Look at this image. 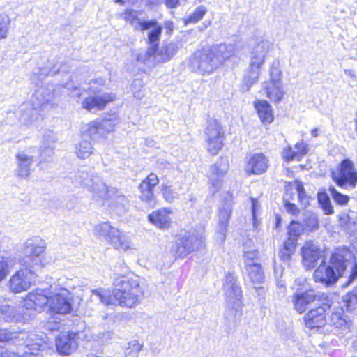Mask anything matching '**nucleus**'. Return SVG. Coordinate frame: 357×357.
<instances>
[{"instance_id": "nucleus-6", "label": "nucleus", "mask_w": 357, "mask_h": 357, "mask_svg": "<svg viewBox=\"0 0 357 357\" xmlns=\"http://www.w3.org/2000/svg\"><path fill=\"white\" fill-rule=\"evenodd\" d=\"M204 243L202 234L184 232L176 236L171 247V252L176 257H187L195 250L201 248Z\"/></svg>"}, {"instance_id": "nucleus-44", "label": "nucleus", "mask_w": 357, "mask_h": 357, "mask_svg": "<svg viewBox=\"0 0 357 357\" xmlns=\"http://www.w3.org/2000/svg\"><path fill=\"white\" fill-rule=\"evenodd\" d=\"M143 345L141 344L137 340H132L125 348L124 356L125 357H138L139 351L142 350Z\"/></svg>"}, {"instance_id": "nucleus-59", "label": "nucleus", "mask_w": 357, "mask_h": 357, "mask_svg": "<svg viewBox=\"0 0 357 357\" xmlns=\"http://www.w3.org/2000/svg\"><path fill=\"white\" fill-rule=\"evenodd\" d=\"M284 207L287 211L293 215H296L299 213V210L296 205L294 203H291L287 199H284Z\"/></svg>"}, {"instance_id": "nucleus-60", "label": "nucleus", "mask_w": 357, "mask_h": 357, "mask_svg": "<svg viewBox=\"0 0 357 357\" xmlns=\"http://www.w3.org/2000/svg\"><path fill=\"white\" fill-rule=\"evenodd\" d=\"M275 278H277V285L278 287H284L285 284H284V282L282 281V280H279V278L282 276V270L281 268H278L276 267H275Z\"/></svg>"}, {"instance_id": "nucleus-33", "label": "nucleus", "mask_w": 357, "mask_h": 357, "mask_svg": "<svg viewBox=\"0 0 357 357\" xmlns=\"http://www.w3.org/2000/svg\"><path fill=\"white\" fill-rule=\"evenodd\" d=\"M178 49V45L174 43L163 45L159 50L155 49L154 59L157 63L167 62L176 54Z\"/></svg>"}, {"instance_id": "nucleus-58", "label": "nucleus", "mask_w": 357, "mask_h": 357, "mask_svg": "<svg viewBox=\"0 0 357 357\" xmlns=\"http://www.w3.org/2000/svg\"><path fill=\"white\" fill-rule=\"evenodd\" d=\"M54 147L40 146V157L43 160H47L54 155Z\"/></svg>"}, {"instance_id": "nucleus-21", "label": "nucleus", "mask_w": 357, "mask_h": 357, "mask_svg": "<svg viewBox=\"0 0 357 357\" xmlns=\"http://www.w3.org/2000/svg\"><path fill=\"white\" fill-rule=\"evenodd\" d=\"M231 206L232 196L230 194H227L225 200L221 204L218 214V233L220 235V238L222 240L225 239L227 230L228 221L231 213Z\"/></svg>"}, {"instance_id": "nucleus-24", "label": "nucleus", "mask_w": 357, "mask_h": 357, "mask_svg": "<svg viewBox=\"0 0 357 357\" xmlns=\"http://www.w3.org/2000/svg\"><path fill=\"white\" fill-rule=\"evenodd\" d=\"M159 183L156 174L151 173L140 184V198L149 204H154L153 189Z\"/></svg>"}, {"instance_id": "nucleus-38", "label": "nucleus", "mask_w": 357, "mask_h": 357, "mask_svg": "<svg viewBox=\"0 0 357 357\" xmlns=\"http://www.w3.org/2000/svg\"><path fill=\"white\" fill-rule=\"evenodd\" d=\"M297 240L288 236V239L284 243L283 248L280 253L282 260L288 261L290 259L296 249Z\"/></svg>"}, {"instance_id": "nucleus-56", "label": "nucleus", "mask_w": 357, "mask_h": 357, "mask_svg": "<svg viewBox=\"0 0 357 357\" xmlns=\"http://www.w3.org/2000/svg\"><path fill=\"white\" fill-rule=\"evenodd\" d=\"M82 96H84L82 107L86 110H89V100L88 98V92L86 91H82L81 89H76L73 93V97L80 98Z\"/></svg>"}, {"instance_id": "nucleus-31", "label": "nucleus", "mask_w": 357, "mask_h": 357, "mask_svg": "<svg viewBox=\"0 0 357 357\" xmlns=\"http://www.w3.org/2000/svg\"><path fill=\"white\" fill-rule=\"evenodd\" d=\"M261 73V68H254V66L249 64L243 77L241 91H248L253 84L258 82Z\"/></svg>"}, {"instance_id": "nucleus-27", "label": "nucleus", "mask_w": 357, "mask_h": 357, "mask_svg": "<svg viewBox=\"0 0 357 357\" xmlns=\"http://www.w3.org/2000/svg\"><path fill=\"white\" fill-rule=\"evenodd\" d=\"M268 167V160L263 153H255L249 159L247 165L248 174H260Z\"/></svg>"}, {"instance_id": "nucleus-50", "label": "nucleus", "mask_w": 357, "mask_h": 357, "mask_svg": "<svg viewBox=\"0 0 357 357\" xmlns=\"http://www.w3.org/2000/svg\"><path fill=\"white\" fill-rule=\"evenodd\" d=\"M340 225L347 231H349L355 224V222L347 213H342L338 215Z\"/></svg>"}, {"instance_id": "nucleus-52", "label": "nucleus", "mask_w": 357, "mask_h": 357, "mask_svg": "<svg viewBox=\"0 0 357 357\" xmlns=\"http://www.w3.org/2000/svg\"><path fill=\"white\" fill-rule=\"evenodd\" d=\"M56 142V135L52 131H48L43 135L40 146L54 147Z\"/></svg>"}, {"instance_id": "nucleus-32", "label": "nucleus", "mask_w": 357, "mask_h": 357, "mask_svg": "<svg viewBox=\"0 0 357 357\" xmlns=\"http://www.w3.org/2000/svg\"><path fill=\"white\" fill-rule=\"evenodd\" d=\"M151 29L148 33V41L149 46H153L158 48L160 38L162 33V28L155 20H149L146 22L141 31Z\"/></svg>"}, {"instance_id": "nucleus-62", "label": "nucleus", "mask_w": 357, "mask_h": 357, "mask_svg": "<svg viewBox=\"0 0 357 357\" xmlns=\"http://www.w3.org/2000/svg\"><path fill=\"white\" fill-rule=\"evenodd\" d=\"M259 206L258 201L257 199H252V217L254 220L255 219L256 212Z\"/></svg>"}, {"instance_id": "nucleus-51", "label": "nucleus", "mask_w": 357, "mask_h": 357, "mask_svg": "<svg viewBox=\"0 0 357 357\" xmlns=\"http://www.w3.org/2000/svg\"><path fill=\"white\" fill-rule=\"evenodd\" d=\"M303 231V226L298 222L291 221L288 228V236L298 239Z\"/></svg>"}, {"instance_id": "nucleus-15", "label": "nucleus", "mask_w": 357, "mask_h": 357, "mask_svg": "<svg viewBox=\"0 0 357 357\" xmlns=\"http://www.w3.org/2000/svg\"><path fill=\"white\" fill-rule=\"evenodd\" d=\"M316 299L317 295L314 291L311 289L301 291L297 289L291 296V302L294 308L299 314H303L312 307Z\"/></svg>"}, {"instance_id": "nucleus-54", "label": "nucleus", "mask_w": 357, "mask_h": 357, "mask_svg": "<svg viewBox=\"0 0 357 357\" xmlns=\"http://www.w3.org/2000/svg\"><path fill=\"white\" fill-rule=\"evenodd\" d=\"M318 199L319 203L322 205L325 214L329 215L333 213V206H331L328 197L326 194H319Z\"/></svg>"}, {"instance_id": "nucleus-10", "label": "nucleus", "mask_w": 357, "mask_h": 357, "mask_svg": "<svg viewBox=\"0 0 357 357\" xmlns=\"http://www.w3.org/2000/svg\"><path fill=\"white\" fill-rule=\"evenodd\" d=\"M204 132L208 151L213 155L217 154L223 146L224 131L220 123L216 119H209Z\"/></svg>"}, {"instance_id": "nucleus-25", "label": "nucleus", "mask_w": 357, "mask_h": 357, "mask_svg": "<svg viewBox=\"0 0 357 357\" xmlns=\"http://www.w3.org/2000/svg\"><path fill=\"white\" fill-rule=\"evenodd\" d=\"M15 160L17 165L15 174L22 178L28 177L33 162V158L29 155L25 151H21L16 153Z\"/></svg>"}, {"instance_id": "nucleus-41", "label": "nucleus", "mask_w": 357, "mask_h": 357, "mask_svg": "<svg viewBox=\"0 0 357 357\" xmlns=\"http://www.w3.org/2000/svg\"><path fill=\"white\" fill-rule=\"evenodd\" d=\"M251 243H252V241H246L244 243L243 258L245 266L248 264H253V260L257 259L259 255V252L255 248H250Z\"/></svg>"}, {"instance_id": "nucleus-9", "label": "nucleus", "mask_w": 357, "mask_h": 357, "mask_svg": "<svg viewBox=\"0 0 357 357\" xmlns=\"http://www.w3.org/2000/svg\"><path fill=\"white\" fill-rule=\"evenodd\" d=\"M228 307L238 311L242 305V291L234 273H227L222 287Z\"/></svg>"}, {"instance_id": "nucleus-46", "label": "nucleus", "mask_w": 357, "mask_h": 357, "mask_svg": "<svg viewBox=\"0 0 357 357\" xmlns=\"http://www.w3.org/2000/svg\"><path fill=\"white\" fill-rule=\"evenodd\" d=\"M13 266V261L7 257L0 256V282L9 274Z\"/></svg>"}, {"instance_id": "nucleus-7", "label": "nucleus", "mask_w": 357, "mask_h": 357, "mask_svg": "<svg viewBox=\"0 0 357 357\" xmlns=\"http://www.w3.org/2000/svg\"><path fill=\"white\" fill-rule=\"evenodd\" d=\"M269 75L270 79L263 83L262 88L271 101L278 102L282 100L284 92L282 89V71L278 61H274L271 64Z\"/></svg>"}, {"instance_id": "nucleus-20", "label": "nucleus", "mask_w": 357, "mask_h": 357, "mask_svg": "<svg viewBox=\"0 0 357 357\" xmlns=\"http://www.w3.org/2000/svg\"><path fill=\"white\" fill-rule=\"evenodd\" d=\"M47 337L45 335L39 336L36 334H29L24 340L28 351H26L21 357H41L39 354L47 347Z\"/></svg>"}, {"instance_id": "nucleus-61", "label": "nucleus", "mask_w": 357, "mask_h": 357, "mask_svg": "<svg viewBox=\"0 0 357 357\" xmlns=\"http://www.w3.org/2000/svg\"><path fill=\"white\" fill-rule=\"evenodd\" d=\"M357 278V267L354 270V271L351 273L349 277V279L347 282L343 284L344 287H347Z\"/></svg>"}, {"instance_id": "nucleus-23", "label": "nucleus", "mask_w": 357, "mask_h": 357, "mask_svg": "<svg viewBox=\"0 0 357 357\" xmlns=\"http://www.w3.org/2000/svg\"><path fill=\"white\" fill-rule=\"evenodd\" d=\"M326 305H319L309 310L304 316L305 325L309 328H319L326 323Z\"/></svg>"}, {"instance_id": "nucleus-57", "label": "nucleus", "mask_w": 357, "mask_h": 357, "mask_svg": "<svg viewBox=\"0 0 357 357\" xmlns=\"http://www.w3.org/2000/svg\"><path fill=\"white\" fill-rule=\"evenodd\" d=\"M282 155L284 159L288 162L293 160H300L296 154V151H295L294 148L293 149L290 146L284 149Z\"/></svg>"}, {"instance_id": "nucleus-49", "label": "nucleus", "mask_w": 357, "mask_h": 357, "mask_svg": "<svg viewBox=\"0 0 357 357\" xmlns=\"http://www.w3.org/2000/svg\"><path fill=\"white\" fill-rule=\"evenodd\" d=\"M328 191L333 200L338 204L345 205L349 202V197L347 195L340 193L335 187L331 186Z\"/></svg>"}, {"instance_id": "nucleus-16", "label": "nucleus", "mask_w": 357, "mask_h": 357, "mask_svg": "<svg viewBox=\"0 0 357 357\" xmlns=\"http://www.w3.org/2000/svg\"><path fill=\"white\" fill-rule=\"evenodd\" d=\"M228 160L223 158L219 160L211 167L209 174L210 191L215 194L219 191L222 187V178L229 169Z\"/></svg>"}, {"instance_id": "nucleus-14", "label": "nucleus", "mask_w": 357, "mask_h": 357, "mask_svg": "<svg viewBox=\"0 0 357 357\" xmlns=\"http://www.w3.org/2000/svg\"><path fill=\"white\" fill-rule=\"evenodd\" d=\"M333 178L340 186L348 183L351 187H355L357 183V172L354 163L347 159L344 160L337 172H333Z\"/></svg>"}, {"instance_id": "nucleus-11", "label": "nucleus", "mask_w": 357, "mask_h": 357, "mask_svg": "<svg viewBox=\"0 0 357 357\" xmlns=\"http://www.w3.org/2000/svg\"><path fill=\"white\" fill-rule=\"evenodd\" d=\"M46 249V243L40 239H29L24 243V253L26 258L24 264L30 268L40 267V256Z\"/></svg>"}, {"instance_id": "nucleus-53", "label": "nucleus", "mask_w": 357, "mask_h": 357, "mask_svg": "<svg viewBox=\"0 0 357 357\" xmlns=\"http://www.w3.org/2000/svg\"><path fill=\"white\" fill-rule=\"evenodd\" d=\"M144 87V83L142 79H135L131 84V89L133 96L137 99H142L144 97V93L142 88Z\"/></svg>"}, {"instance_id": "nucleus-2", "label": "nucleus", "mask_w": 357, "mask_h": 357, "mask_svg": "<svg viewBox=\"0 0 357 357\" xmlns=\"http://www.w3.org/2000/svg\"><path fill=\"white\" fill-rule=\"evenodd\" d=\"M233 45L220 44L198 50L189 59L188 66L195 73L210 75L234 54Z\"/></svg>"}, {"instance_id": "nucleus-30", "label": "nucleus", "mask_w": 357, "mask_h": 357, "mask_svg": "<svg viewBox=\"0 0 357 357\" xmlns=\"http://www.w3.org/2000/svg\"><path fill=\"white\" fill-rule=\"evenodd\" d=\"M0 314L6 321L26 322L31 319V316L26 314H20L13 307L5 304L0 306Z\"/></svg>"}, {"instance_id": "nucleus-43", "label": "nucleus", "mask_w": 357, "mask_h": 357, "mask_svg": "<svg viewBox=\"0 0 357 357\" xmlns=\"http://www.w3.org/2000/svg\"><path fill=\"white\" fill-rule=\"evenodd\" d=\"M155 49L153 46H149L146 52H141L137 55V61L147 64L156 63L157 62L154 59Z\"/></svg>"}, {"instance_id": "nucleus-4", "label": "nucleus", "mask_w": 357, "mask_h": 357, "mask_svg": "<svg viewBox=\"0 0 357 357\" xmlns=\"http://www.w3.org/2000/svg\"><path fill=\"white\" fill-rule=\"evenodd\" d=\"M346 269L345 261L342 255H333L328 262L323 259L320 265L314 271L313 277L317 282L329 286L335 283Z\"/></svg>"}, {"instance_id": "nucleus-28", "label": "nucleus", "mask_w": 357, "mask_h": 357, "mask_svg": "<svg viewBox=\"0 0 357 357\" xmlns=\"http://www.w3.org/2000/svg\"><path fill=\"white\" fill-rule=\"evenodd\" d=\"M171 214V209L162 208L149 214L148 218L155 227L160 229H167L172 223Z\"/></svg>"}, {"instance_id": "nucleus-42", "label": "nucleus", "mask_w": 357, "mask_h": 357, "mask_svg": "<svg viewBox=\"0 0 357 357\" xmlns=\"http://www.w3.org/2000/svg\"><path fill=\"white\" fill-rule=\"evenodd\" d=\"M161 192L164 199L168 202H172L179 197V193L172 185L162 184Z\"/></svg>"}, {"instance_id": "nucleus-29", "label": "nucleus", "mask_w": 357, "mask_h": 357, "mask_svg": "<svg viewBox=\"0 0 357 357\" xmlns=\"http://www.w3.org/2000/svg\"><path fill=\"white\" fill-rule=\"evenodd\" d=\"M117 123L116 117L114 114H109L104 119H100L91 123V130L94 128L96 132L101 135H105L114 130V126Z\"/></svg>"}, {"instance_id": "nucleus-17", "label": "nucleus", "mask_w": 357, "mask_h": 357, "mask_svg": "<svg viewBox=\"0 0 357 357\" xmlns=\"http://www.w3.org/2000/svg\"><path fill=\"white\" fill-rule=\"evenodd\" d=\"M303 264L307 269L315 266L319 259H324V252L313 241H307L301 249Z\"/></svg>"}, {"instance_id": "nucleus-40", "label": "nucleus", "mask_w": 357, "mask_h": 357, "mask_svg": "<svg viewBox=\"0 0 357 357\" xmlns=\"http://www.w3.org/2000/svg\"><path fill=\"white\" fill-rule=\"evenodd\" d=\"M291 187L295 188L301 205L303 207H306L309 204L310 197L306 195L302 183L298 181H294Z\"/></svg>"}, {"instance_id": "nucleus-26", "label": "nucleus", "mask_w": 357, "mask_h": 357, "mask_svg": "<svg viewBox=\"0 0 357 357\" xmlns=\"http://www.w3.org/2000/svg\"><path fill=\"white\" fill-rule=\"evenodd\" d=\"M75 334L61 333L56 340V350L61 355H70L77 347Z\"/></svg>"}, {"instance_id": "nucleus-39", "label": "nucleus", "mask_w": 357, "mask_h": 357, "mask_svg": "<svg viewBox=\"0 0 357 357\" xmlns=\"http://www.w3.org/2000/svg\"><path fill=\"white\" fill-rule=\"evenodd\" d=\"M125 20L129 22L135 30L141 31L146 21H142L138 17V13L135 10H127L125 13Z\"/></svg>"}, {"instance_id": "nucleus-12", "label": "nucleus", "mask_w": 357, "mask_h": 357, "mask_svg": "<svg viewBox=\"0 0 357 357\" xmlns=\"http://www.w3.org/2000/svg\"><path fill=\"white\" fill-rule=\"evenodd\" d=\"M32 268H22L9 280V289L13 293H20L29 289L35 282L36 274Z\"/></svg>"}, {"instance_id": "nucleus-48", "label": "nucleus", "mask_w": 357, "mask_h": 357, "mask_svg": "<svg viewBox=\"0 0 357 357\" xmlns=\"http://www.w3.org/2000/svg\"><path fill=\"white\" fill-rule=\"evenodd\" d=\"M206 13V8L204 6H200L195 8L192 14H191L186 20L187 24L197 23L201 20Z\"/></svg>"}, {"instance_id": "nucleus-64", "label": "nucleus", "mask_w": 357, "mask_h": 357, "mask_svg": "<svg viewBox=\"0 0 357 357\" xmlns=\"http://www.w3.org/2000/svg\"><path fill=\"white\" fill-rule=\"evenodd\" d=\"M0 357H21V356H19L14 352L4 351L1 352Z\"/></svg>"}, {"instance_id": "nucleus-5", "label": "nucleus", "mask_w": 357, "mask_h": 357, "mask_svg": "<svg viewBox=\"0 0 357 357\" xmlns=\"http://www.w3.org/2000/svg\"><path fill=\"white\" fill-rule=\"evenodd\" d=\"M95 233L98 236L104 238L114 249L125 252L135 249L130 238L117 228L111 226L109 222H102L97 225Z\"/></svg>"}, {"instance_id": "nucleus-47", "label": "nucleus", "mask_w": 357, "mask_h": 357, "mask_svg": "<svg viewBox=\"0 0 357 357\" xmlns=\"http://www.w3.org/2000/svg\"><path fill=\"white\" fill-rule=\"evenodd\" d=\"M303 222L305 226L310 230L316 229L319 227L317 215L311 211H306L304 213Z\"/></svg>"}, {"instance_id": "nucleus-22", "label": "nucleus", "mask_w": 357, "mask_h": 357, "mask_svg": "<svg viewBox=\"0 0 357 357\" xmlns=\"http://www.w3.org/2000/svg\"><path fill=\"white\" fill-rule=\"evenodd\" d=\"M18 120L21 125L29 127L35 124L40 118L36 109L30 102H24L21 105L17 112Z\"/></svg>"}, {"instance_id": "nucleus-18", "label": "nucleus", "mask_w": 357, "mask_h": 357, "mask_svg": "<svg viewBox=\"0 0 357 357\" xmlns=\"http://www.w3.org/2000/svg\"><path fill=\"white\" fill-rule=\"evenodd\" d=\"M328 324L336 335H345L350 331L351 321L340 307L332 312Z\"/></svg>"}, {"instance_id": "nucleus-55", "label": "nucleus", "mask_w": 357, "mask_h": 357, "mask_svg": "<svg viewBox=\"0 0 357 357\" xmlns=\"http://www.w3.org/2000/svg\"><path fill=\"white\" fill-rule=\"evenodd\" d=\"M294 149L296 151V154L301 160V159L308 152V144L305 143L303 141H301L295 144Z\"/></svg>"}, {"instance_id": "nucleus-19", "label": "nucleus", "mask_w": 357, "mask_h": 357, "mask_svg": "<svg viewBox=\"0 0 357 357\" xmlns=\"http://www.w3.org/2000/svg\"><path fill=\"white\" fill-rule=\"evenodd\" d=\"M271 48V43L267 40H261L257 43L251 48L249 54V64L259 68H262Z\"/></svg>"}, {"instance_id": "nucleus-37", "label": "nucleus", "mask_w": 357, "mask_h": 357, "mask_svg": "<svg viewBox=\"0 0 357 357\" xmlns=\"http://www.w3.org/2000/svg\"><path fill=\"white\" fill-rule=\"evenodd\" d=\"M116 95L112 93H104L91 98V110L97 109L98 110L103 109L106 105L110 102L114 101Z\"/></svg>"}, {"instance_id": "nucleus-36", "label": "nucleus", "mask_w": 357, "mask_h": 357, "mask_svg": "<svg viewBox=\"0 0 357 357\" xmlns=\"http://www.w3.org/2000/svg\"><path fill=\"white\" fill-rule=\"evenodd\" d=\"M88 131V128L82 130V139L75 145V153L80 159H86L89 156V132Z\"/></svg>"}, {"instance_id": "nucleus-34", "label": "nucleus", "mask_w": 357, "mask_h": 357, "mask_svg": "<svg viewBox=\"0 0 357 357\" xmlns=\"http://www.w3.org/2000/svg\"><path fill=\"white\" fill-rule=\"evenodd\" d=\"M255 108L261 121L264 123H271L274 119L271 106L266 100H257L255 101Z\"/></svg>"}, {"instance_id": "nucleus-1", "label": "nucleus", "mask_w": 357, "mask_h": 357, "mask_svg": "<svg viewBox=\"0 0 357 357\" xmlns=\"http://www.w3.org/2000/svg\"><path fill=\"white\" fill-rule=\"evenodd\" d=\"M113 296L109 290L99 289L91 291V297L105 305L118 303L122 307H132L139 303L143 294L138 280L129 275H119L114 282Z\"/></svg>"}, {"instance_id": "nucleus-13", "label": "nucleus", "mask_w": 357, "mask_h": 357, "mask_svg": "<svg viewBox=\"0 0 357 357\" xmlns=\"http://www.w3.org/2000/svg\"><path fill=\"white\" fill-rule=\"evenodd\" d=\"M49 289L38 288L29 292L23 301L22 307L26 310L41 312L47 307Z\"/></svg>"}, {"instance_id": "nucleus-35", "label": "nucleus", "mask_w": 357, "mask_h": 357, "mask_svg": "<svg viewBox=\"0 0 357 357\" xmlns=\"http://www.w3.org/2000/svg\"><path fill=\"white\" fill-rule=\"evenodd\" d=\"M245 267L248 278L253 284L254 287L257 290H261L262 288L255 286L256 284H261L264 279V275L261 266L259 264L254 263L248 264V265H247Z\"/></svg>"}, {"instance_id": "nucleus-63", "label": "nucleus", "mask_w": 357, "mask_h": 357, "mask_svg": "<svg viewBox=\"0 0 357 357\" xmlns=\"http://www.w3.org/2000/svg\"><path fill=\"white\" fill-rule=\"evenodd\" d=\"M165 3H166L167 6L168 8H176L179 3V0H165Z\"/></svg>"}, {"instance_id": "nucleus-45", "label": "nucleus", "mask_w": 357, "mask_h": 357, "mask_svg": "<svg viewBox=\"0 0 357 357\" xmlns=\"http://www.w3.org/2000/svg\"><path fill=\"white\" fill-rule=\"evenodd\" d=\"M10 27V20L8 15L0 12V41L8 37Z\"/></svg>"}, {"instance_id": "nucleus-8", "label": "nucleus", "mask_w": 357, "mask_h": 357, "mask_svg": "<svg viewBox=\"0 0 357 357\" xmlns=\"http://www.w3.org/2000/svg\"><path fill=\"white\" fill-rule=\"evenodd\" d=\"M69 291L66 289H56L50 286V294L48 297L47 312L50 314H66L70 312L71 304L69 301Z\"/></svg>"}, {"instance_id": "nucleus-3", "label": "nucleus", "mask_w": 357, "mask_h": 357, "mask_svg": "<svg viewBox=\"0 0 357 357\" xmlns=\"http://www.w3.org/2000/svg\"><path fill=\"white\" fill-rule=\"evenodd\" d=\"M91 190L98 197L103 199V205L117 215L126 213L129 207V200L121 192L115 188H108L100 181L93 183Z\"/></svg>"}]
</instances>
